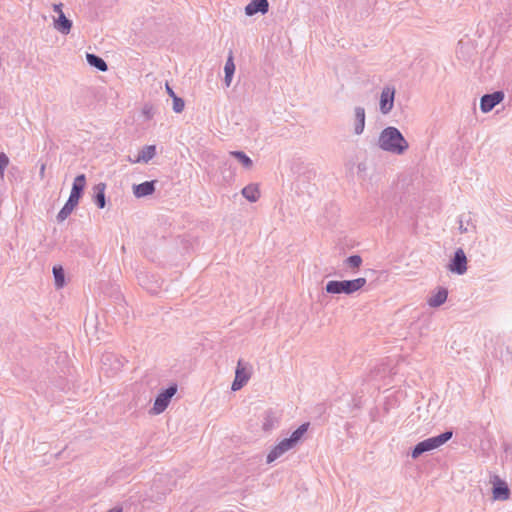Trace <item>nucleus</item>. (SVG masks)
<instances>
[{"label":"nucleus","instance_id":"obj_1","mask_svg":"<svg viewBox=\"0 0 512 512\" xmlns=\"http://www.w3.org/2000/svg\"><path fill=\"white\" fill-rule=\"evenodd\" d=\"M378 146L383 151L394 155H402L409 148L408 141L400 130H381L378 137Z\"/></svg>","mask_w":512,"mask_h":512},{"label":"nucleus","instance_id":"obj_2","mask_svg":"<svg viewBox=\"0 0 512 512\" xmlns=\"http://www.w3.org/2000/svg\"><path fill=\"white\" fill-rule=\"evenodd\" d=\"M366 283L367 280L363 277L350 280H330L326 283L325 291L332 295H352L362 289Z\"/></svg>","mask_w":512,"mask_h":512},{"label":"nucleus","instance_id":"obj_3","mask_svg":"<svg viewBox=\"0 0 512 512\" xmlns=\"http://www.w3.org/2000/svg\"><path fill=\"white\" fill-rule=\"evenodd\" d=\"M453 436V430H446L443 433L418 442L411 450V457L417 459L423 453L439 448L448 442Z\"/></svg>","mask_w":512,"mask_h":512},{"label":"nucleus","instance_id":"obj_4","mask_svg":"<svg viewBox=\"0 0 512 512\" xmlns=\"http://www.w3.org/2000/svg\"><path fill=\"white\" fill-rule=\"evenodd\" d=\"M127 360L115 353L106 352L101 357V370L107 376L117 374L124 367Z\"/></svg>","mask_w":512,"mask_h":512},{"label":"nucleus","instance_id":"obj_5","mask_svg":"<svg viewBox=\"0 0 512 512\" xmlns=\"http://www.w3.org/2000/svg\"><path fill=\"white\" fill-rule=\"evenodd\" d=\"M177 392V384L172 383L167 388L162 389L158 395L155 398L154 404H153V412L155 414H160L166 410L168 407L172 397Z\"/></svg>","mask_w":512,"mask_h":512},{"label":"nucleus","instance_id":"obj_6","mask_svg":"<svg viewBox=\"0 0 512 512\" xmlns=\"http://www.w3.org/2000/svg\"><path fill=\"white\" fill-rule=\"evenodd\" d=\"M447 267L450 272L455 273L457 275H463L466 273L467 257L462 248H458L455 250Z\"/></svg>","mask_w":512,"mask_h":512},{"label":"nucleus","instance_id":"obj_7","mask_svg":"<svg viewBox=\"0 0 512 512\" xmlns=\"http://www.w3.org/2000/svg\"><path fill=\"white\" fill-rule=\"evenodd\" d=\"M492 497L494 500L506 501L510 499L511 491L507 483L498 475L491 476Z\"/></svg>","mask_w":512,"mask_h":512},{"label":"nucleus","instance_id":"obj_8","mask_svg":"<svg viewBox=\"0 0 512 512\" xmlns=\"http://www.w3.org/2000/svg\"><path fill=\"white\" fill-rule=\"evenodd\" d=\"M251 377L250 371L247 369L242 360H239L237 363V367L235 370V378L231 385L232 391L240 390L246 383L249 381Z\"/></svg>","mask_w":512,"mask_h":512},{"label":"nucleus","instance_id":"obj_9","mask_svg":"<svg viewBox=\"0 0 512 512\" xmlns=\"http://www.w3.org/2000/svg\"><path fill=\"white\" fill-rule=\"evenodd\" d=\"M504 99V92L501 90L493 93L484 94L480 99V109L482 112H490L496 105Z\"/></svg>","mask_w":512,"mask_h":512},{"label":"nucleus","instance_id":"obj_10","mask_svg":"<svg viewBox=\"0 0 512 512\" xmlns=\"http://www.w3.org/2000/svg\"><path fill=\"white\" fill-rule=\"evenodd\" d=\"M394 99L395 88L391 86L384 87L380 95V111L383 114H387L391 111L394 105Z\"/></svg>","mask_w":512,"mask_h":512},{"label":"nucleus","instance_id":"obj_11","mask_svg":"<svg viewBox=\"0 0 512 512\" xmlns=\"http://www.w3.org/2000/svg\"><path fill=\"white\" fill-rule=\"evenodd\" d=\"M293 447H294V445L288 438L281 440L267 454L266 462L268 464L274 462L276 459H278L280 456H282L285 452L289 451Z\"/></svg>","mask_w":512,"mask_h":512},{"label":"nucleus","instance_id":"obj_12","mask_svg":"<svg viewBox=\"0 0 512 512\" xmlns=\"http://www.w3.org/2000/svg\"><path fill=\"white\" fill-rule=\"evenodd\" d=\"M86 187L85 174H79L74 178L69 198L79 202Z\"/></svg>","mask_w":512,"mask_h":512},{"label":"nucleus","instance_id":"obj_13","mask_svg":"<svg viewBox=\"0 0 512 512\" xmlns=\"http://www.w3.org/2000/svg\"><path fill=\"white\" fill-rule=\"evenodd\" d=\"M268 10V0H251L245 7V14L247 16H253L257 13L266 14Z\"/></svg>","mask_w":512,"mask_h":512},{"label":"nucleus","instance_id":"obj_14","mask_svg":"<svg viewBox=\"0 0 512 512\" xmlns=\"http://www.w3.org/2000/svg\"><path fill=\"white\" fill-rule=\"evenodd\" d=\"M156 180L144 181L133 186V194L136 198H143L155 192Z\"/></svg>","mask_w":512,"mask_h":512},{"label":"nucleus","instance_id":"obj_15","mask_svg":"<svg viewBox=\"0 0 512 512\" xmlns=\"http://www.w3.org/2000/svg\"><path fill=\"white\" fill-rule=\"evenodd\" d=\"M448 298V289L446 287H437L435 293H433L427 300V304L432 308H437L443 305Z\"/></svg>","mask_w":512,"mask_h":512},{"label":"nucleus","instance_id":"obj_16","mask_svg":"<svg viewBox=\"0 0 512 512\" xmlns=\"http://www.w3.org/2000/svg\"><path fill=\"white\" fill-rule=\"evenodd\" d=\"M106 184L100 182L93 186V202L99 209H103L106 206V196H105Z\"/></svg>","mask_w":512,"mask_h":512},{"label":"nucleus","instance_id":"obj_17","mask_svg":"<svg viewBox=\"0 0 512 512\" xmlns=\"http://www.w3.org/2000/svg\"><path fill=\"white\" fill-rule=\"evenodd\" d=\"M224 73V83L227 87H229L231 85L235 73V63L232 50H230L228 53V57L224 65Z\"/></svg>","mask_w":512,"mask_h":512},{"label":"nucleus","instance_id":"obj_18","mask_svg":"<svg viewBox=\"0 0 512 512\" xmlns=\"http://www.w3.org/2000/svg\"><path fill=\"white\" fill-rule=\"evenodd\" d=\"M156 155L155 145H145L138 153L134 163H148Z\"/></svg>","mask_w":512,"mask_h":512},{"label":"nucleus","instance_id":"obj_19","mask_svg":"<svg viewBox=\"0 0 512 512\" xmlns=\"http://www.w3.org/2000/svg\"><path fill=\"white\" fill-rule=\"evenodd\" d=\"M54 27L60 33L67 35L71 31L72 21L68 19L64 13H61V15H58V18L54 20Z\"/></svg>","mask_w":512,"mask_h":512},{"label":"nucleus","instance_id":"obj_20","mask_svg":"<svg viewBox=\"0 0 512 512\" xmlns=\"http://www.w3.org/2000/svg\"><path fill=\"white\" fill-rule=\"evenodd\" d=\"M86 60L91 67L96 68L98 71L106 72L108 70V65L106 61L96 54L87 53Z\"/></svg>","mask_w":512,"mask_h":512},{"label":"nucleus","instance_id":"obj_21","mask_svg":"<svg viewBox=\"0 0 512 512\" xmlns=\"http://www.w3.org/2000/svg\"><path fill=\"white\" fill-rule=\"evenodd\" d=\"M241 194L249 202L253 203V202L258 201V199L260 198V191H259L258 184H253V183L248 184L247 186H245L242 189Z\"/></svg>","mask_w":512,"mask_h":512},{"label":"nucleus","instance_id":"obj_22","mask_svg":"<svg viewBox=\"0 0 512 512\" xmlns=\"http://www.w3.org/2000/svg\"><path fill=\"white\" fill-rule=\"evenodd\" d=\"M79 202L68 198L64 206L61 208V210L57 214V220L58 222H62L73 212V210L77 207Z\"/></svg>","mask_w":512,"mask_h":512},{"label":"nucleus","instance_id":"obj_23","mask_svg":"<svg viewBox=\"0 0 512 512\" xmlns=\"http://www.w3.org/2000/svg\"><path fill=\"white\" fill-rule=\"evenodd\" d=\"M278 423V418L272 409L265 411L262 429L265 432L271 431Z\"/></svg>","mask_w":512,"mask_h":512},{"label":"nucleus","instance_id":"obj_24","mask_svg":"<svg viewBox=\"0 0 512 512\" xmlns=\"http://www.w3.org/2000/svg\"><path fill=\"white\" fill-rule=\"evenodd\" d=\"M309 425V422H305L292 432L288 439L292 442L294 446L302 439L304 434L307 432Z\"/></svg>","mask_w":512,"mask_h":512},{"label":"nucleus","instance_id":"obj_25","mask_svg":"<svg viewBox=\"0 0 512 512\" xmlns=\"http://www.w3.org/2000/svg\"><path fill=\"white\" fill-rule=\"evenodd\" d=\"M155 113H156V110L152 104H150V103L144 104V106L139 114V119L142 121L141 123L144 124L147 121L153 119Z\"/></svg>","mask_w":512,"mask_h":512},{"label":"nucleus","instance_id":"obj_26","mask_svg":"<svg viewBox=\"0 0 512 512\" xmlns=\"http://www.w3.org/2000/svg\"><path fill=\"white\" fill-rule=\"evenodd\" d=\"M230 155L236 158L246 169H250L253 166L251 158L243 151H231Z\"/></svg>","mask_w":512,"mask_h":512},{"label":"nucleus","instance_id":"obj_27","mask_svg":"<svg viewBox=\"0 0 512 512\" xmlns=\"http://www.w3.org/2000/svg\"><path fill=\"white\" fill-rule=\"evenodd\" d=\"M55 286L57 288H62L65 284V273L64 269L60 265H56L52 269Z\"/></svg>","mask_w":512,"mask_h":512},{"label":"nucleus","instance_id":"obj_28","mask_svg":"<svg viewBox=\"0 0 512 512\" xmlns=\"http://www.w3.org/2000/svg\"><path fill=\"white\" fill-rule=\"evenodd\" d=\"M354 128H365V110L362 107L354 110Z\"/></svg>","mask_w":512,"mask_h":512},{"label":"nucleus","instance_id":"obj_29","mask_svg":"<svg viewBox=\"0 0 512 512\" xmlns=\"http://www.w3.org/2000/svg\"><path fill=\"white\" fill-rule=\"evenodd\" d=\"M363 260L362 257L358 254L351 255L347 257L344 261L345 265L351 269H359Z\"/></svg>","mask_w":512,"mask_h":512},{"label":"nucleus","instance_id":"obj_30","mask_svg":"<svg viewBox=\"0 0 512 512\" xmlns=\"http://www.w3.org/2000/svg\"><path fill=\"white\" fill-rule=\"evenodd\" d=\"M147 275L138 276V280L140 285H142L149 293L156 294L158 292L159 286H148L146 284Z\"/></svg>","mask_w":512,"mask_h":512},{"label":"nucleus","instance_id":"obj_31","mask_svg":"<svg viewBox=\"0 0 512 512\" xmlns=\"http://www.w3.org/2000/svg\"><path fill=\"white\" fill-rule=\"evenodd\" d=\"M173 110L174 112L176 113H181L185 107V102L184 100L177 96V97H174L173 99Z\"/></svg>","mask_w":512,"mask_h":512},{"label":"nucleus","instance_id":"obj_32","mask_svg":"<svg viewBox=\"0 0 512 512\" xmlns=\"http://www.w3.org/2000/svg\"><path fill=\"white\" fill-rule=\"evenodd\" d=\"M367 164L366 162H359L356 165V174L359 178L365 179L367 175Z\"/></svg>","mask_w":512,"mask_h":512},{"label":"nucleus","instance_id":"obj_33","mask_svg":"<svg viewBox=\"0 0 512 512\" xmlns=\"http://www.w3.org/2000/svg\"><path fill=\"white\" fill-rule=\"evenodd\" d=\"M9 164V158L4 152H0V175H4V171Z\"/></svg>","mask_w":512,"mask_h":512},{"label":"nucleus","instance_id":"obj_34","mask_svg":"<svg viewBox=\"0 0 512 512\" xmlns=\"http://www.w3.org/2000/svg\"><path fill=\"white\" fill-rule=\"evenodd\" d=\"M357 163H355L353 160H349L346 162L345 167L349 174H354V169H356Z\"/></svg>","mask_w":512,"mask_h":512},{"label":"nucleus","instance_id":"obj_35","mask_svg":"<svg viewBox=\"0 0 512 512\" xmlns=\"http://www.w3.org/2000/svg\"><path fill=\"white\" fill-rule=\"evenodd\" d=\"M352 405L354 408L359 409L362 406V398L360 396L354 395L352 397Z\"/></svg>","mask_w":512,"mask_h":512},{"label":"nucleus","instance_id":"obj_36","mask_svg":"<svg viewBox=\"0 0 512 512\" xmlns=\"http://www.w3.org/2000/svg\"><path fill=\"white\" fill-rule=\"evenodd\" d=\"M458 223H459V231L461 233H466L468 231V228L466 226H464V217H463V215L459 216Z\"/></svg>","mask_w":512,"mask_h":512},{"label":"nucleus","instance_id":"obj_37","mask_svg":"<svg viewBox=\"0 0 512 512\" xmlns=\"http://www.w3.org/2000/svg\"><path fill=\"white\" fill-rule=\"evenodd\" d=\"M45 169H46V163L45 162H41L40 163V169H39V176L41 179L44 178L45 176Z\"/></svg>","mask_w":512,"mask_h":512},{"label":"nucleus","instance_id":"obj_38","mask_svg":"<svg viewBox=\"0 0 512 512\" xmlns=\"http://www.w3.org/2000/svg\"><path fill=\"white\" fill-rule=\"evenodd\" d=\"M166 92L167 94L173 99L174 97H177L176 93L172 89V87L169 86L168 83H166Z\"/></svg>","mask_w":512,"mask_h":512},{"label":"nucleus","instance_id":"obj_39","mask_svg":"<svg viewBox=\"0 0 512 512\" xmlns=\"http://www.w3.org/2000/svg\"><path fill=\"white\" fill-rule=\"evenodd\" d=\"M53 10H54V12L58 13L59 15H61V13H63V11H62V4L61 3L54 4L53 5Z\"/></svg>","mask_w":512,"mask_h":512},{"label":"nucleus","instance_id":"obj_40","mask_svg":"<svg viewBox=\"0 0 512 512\" xmlns=\"http://www.w3.org/2000/svg\"><path fill=\"white\" fill-rule=\"evenodd\" d=\"M123 508L121 506H114L113 508L109 509L107 512H122Z\"/></svg>","mask_w":512,"mask_h":512},{"label":"nucleus","instance_id":"obj_41","mask_svg":"<svg viewBox=\"0 0 512 512\" xmlns=\"http://www.w3.org/2000/svg\"><path fill=\"white\" fill-rule=\"evenodd\" d=\"M512 338L509 340V345L507 346V352L510 355V359L512 360Z\"/></svg>","mask_w":512,"mask_h":512},{"label":"nucleus","instance_id":"obj_42","mask_svg":"<svg viewBox=\"0 0 512 512\" xmlns=\"http://www.w3.org/2000/svg\"><path fill=\"white\" fill-rule=\"evenodd\" d=\"M463 47H464V43L461 40V41L458 42V49H457V54L458 55L461 53V50L463 49Z\"/></svg>","mask_w":512,"mask_h":512},{"label":"nucleus","instance_id":"obj_43","mask_svg":"<svg viewBox=\"0 0 512 512\" xmlns=\"http://www.w3.org/2000/svg\"><path fill=\"white\" fill-rule=\"evenodd\" d=\"M363 131H364V130H355V133H356L357 135H360V134H362V132H363Z\"/></svg>","mask_w":512,"mask_h":512},{"label":"nucleus","instance_id":"obj_44","mask_svg":"<svg viewBox=\"0 0 512 512\" xmlns=\"http://www.w3.org/2000/svg\"><path fill=\"white\" fill-rule=\"evenodd\" d=\"M308 174H309V175H308V178L310 177V175H311V174L315 175V173H314V172H312V171H308Z\"/></svg>","mask_w":512,"mask_h":512},{"label":"nucleus","instance_id":"obj_45","mask_svg":"<svg viewBox=\"0 0 512 512\" xmlns=\"http://www.w3.org/2000/svg\"><path fill=\"white\" fill-rule=\"evenodd\" d=\"M229 166V168L231 167V164H229L228 162H224V166Z\"/></svg>","mask_w":512,"mask_h":512},{"label":"nucleus","instance_id":"obj_46","mask_svg":"<svg viewBox=\"0 0 512 512\" xmlns=\"http://www.w3.org/2000/svg\"><path fill=\"white\" fill-rule=\"evenodd\" d=\"M465 223L469 224L470 223V219L465 220Z\"/></svg>","mask_w":512,"mask_h":512}]
</instances>
